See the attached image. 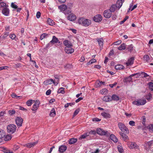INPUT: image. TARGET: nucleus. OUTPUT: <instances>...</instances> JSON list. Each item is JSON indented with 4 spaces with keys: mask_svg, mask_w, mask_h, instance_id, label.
Wrapping results in <instances>:
<instances>
[{
    "mask_svg": "<svg viewBox=\"0 0 153 153\" xmlns=\"http://www.w3.org/2000/svg\"><path fill=\"white\" fill-rule=\"evenodd\" d=\"M78 23L82 26L87 27L91 24V21L88 19L81 18L78 19Z\"/></svg>",
    "mask_w": 153,
    "mask_h": 153,
    "instance_id": "nucleus-1",
    "label": "nucleus"
},
{
    "mask_svg": "<svg viewBox=\"0 0 153 153\" xmlns=\"http://www.w3.org/2000/svg\"><path fill=\"white\" fill-rule=\"evenodd\" d=\"M58 8L61 12H63L65 15L68 14L71 12L70 8H68L67 5L64 4L59 6Z\"/></svg>",
    "mask_w": 153,
    "mask_h": 153,
    "instance_id": "nucleus-2",
    "label": "nucleus"
},
{
    "mask_svg": "<svg viewBox=\"0 0 153 153\" xmlns=\"http://www.w3.org/2000/svg\"><path fill=\"white\" fill-rule=\"evenodd\" d=\"M118 126L121 131L125 132L126 133H128V128L125 126L124 124L121 122H119L118 124Z\"/></svg>",
    "mask_w": 153,
    "mask_h": 153,
    "instance_id": "nucleus-3",
    "label": "nucleus"
},
{
    "mask_svg": "<svg viewBox=\"0 0 153 153\" xmlns=\"http://www.w3.org/2000/svg\"><path fill=\"white\" fill-rule=\"evenodd\" d=\"M16 128V127L15 125L11 124L7 126V129L9 133L13 134L15 131Z\"/></svg>",
    "mask_w": 153,
    "mask_h": 153,
    "instance_id": "nucleus-4",
    "label": "nucleus"
},
{
    "mask_svg": "<svg viewBox=\"0 0 153 153\" xmlns=\"http://www.w3.org/2000/svg\"><path fill=\"white\" fill-rule=\"evenodd\" d=\"M33 103L34 104L31 109L33 111V113H35L38 109L39 107L40 102L39 100H37L36 101L34 100L33 101Z\"/></svg>",
    "mask_w": 153,
    "mask_h": 153,
    "instance_id": "nucleus-5",
    "label": "nucleus"
},
{
    "mask_svg": "<svg viewBox=\"0 0 153 153\" xmlns=\"http://www.w3.org/2000/svg\"><path fill=\"white\" fill-rule=\"evenodd\" d=\"M146 102V100L145 99H140L137 101H134L132 103L135 105L137 106L143 105H144Z\"/></svg>",
    "mask_w": 153,
    "mask_h": 153,
    "instance_id": "nucleus-6",
    "label": "nucleus"
},
{
    "mask_svg": "<svg viewBox=\"0 0 153 153\" xmlns=\"http://www.w3.org/2000/svg\"><path fill=\"white\" fill-rule=\"evenodd\" d=\"M127 144L130 149H138L139 147V146L134 142H128L127 143Z\"/></svg>",
    "mask_w": 153,
    "mask_h": 153,
    "instance_id": "nucleus-7",
    "label": "nucleus"
},
{
    "mask_svg": "<svg viewBox=\"0 0 153 153\" xmlns=\"http://www.w3.org/2000/svg\"><path fill=\"white\" fill-rule=\"evenodd\" d=\"M108 133L109 135H110L109 137L111 140L115 143H116L117 142L118 139L117 137L114 134H111L110 132L106 131V135H108Z\"/></svg>",
    "mask_w": 153,
    "mask_h": 153,
    "instance_id": "nucleus-8",
    "label": "nucleus"
},
{
    "mask_svg": "<svg viewBox=\"0 0 153 153\" xmlns=\"http://www.w3.org/2000/svg\"><path fill=\"white\" fill-rule=\"evenodd\" d=\"M23 122V119L20 117H18L16 120V123L17 126L20 127L22 126Z\"/></svg>",
    "mask_w": 153,
    "mask_h": 153,
    "instance_id": "nucleus-9",
    "label": "nucleus"
},
{
    "mask_svg": "<svg viewBox=\"0 0 153 153\" xmlns=\"http://www.w3.org/2000/svg\"><path fill=\"white\" fill-rule=\"evenodd\" d=\"M72 47H65L64 50L65 52L68 54H71L73 53L74 50Z\"/></svg>",
    "mask_w": 153,
    "mask_h": 153,
    "instance_id": "nucleus-10",
    "label": "nucleus"
},
{
    "mask_svg": "<svg viewBox=\"0 0 153 153\" xmlns=\"http://www.w3.org/2000/svg\"><path fill=\"white\" fill-rule=\"evenodd\" d=\"M102 19V17L100 15H97L95 16L94 18V20L96 22H100Z\"/></svg>",
    "mask_w": 153,
    "mask_h": 153,
    "instance_id": "nucleus-11",
    "label": "nucleus"
},
{
    "mask_svg": "<svg viewBox=\"0 0 153 153\" xmlns=\"http://www.w3.org/2000/svg\"><path fill=\"white\" fill-rule=\"evenodd\" d=\"M10 10L7 7H5L2 10V13L4 16H8Z\"/></svg>",
    "mask_w": 153,
    "mask_h": 153,
    "instance_id": "nucleus-12",
    "label": "nucleus"
},
{
    "mask_svg": "<svg viewBox=\"0 0 153 153\" xmlns=\"http://www.w3.org/2000/svg\"><path fill=\"white\" fill-rule=\"evenodd\" d=\"M37 142L30 143L25 144L24 146L25 147H27L28 148H30L35 146L37 144Z\"/></svg>",
    "mask_w": 153,
    "mask_h": 153,
    "instance_id": "nucleus-13",
    "label": "nucleus"
},
{
    "mask_svg": "<svg viewBox=\"0 0 153 153\" xmlns=\"http://www.w3.org/2000/svg\"><path fill=\"white\" fill-rule=\"evenodd\" d=\"M68 19L70 21H74L75 20L76 17L75 15L73 13H71L67 17Z\"/></svg>",
    "mask_w": 153,
    "mask_h": 153,
    "instance_id": "nucleus-14",
    "label": "nucleus"
},
{
    "mask_svg": "<svg viewBox=\"0 0 153 153\" xmlns=\"http://www.w3.org/2000/svg\"><path fill=\"white\" fill-rule=\"evenodd\" d=\"M64 45L65 47H72L73 45L68 40H65L63 42Z\"/></svg>",
    "mask_w": 153,
    "mask_h": 153,
    "instance_id": "nucleus-15",
    "label": "nucleus"
},
{
    "mask_svg": "<svg viewBox=\"0 0 153 153\" xmlns=\"http://www.w3.org/2000/svg\"><path fill=\"white\" fill-rule=\"evenodd\" d=\"M124 0H118L117 1L116 5L117 8L119 9L122 6L123 3L124 2Z\"/></svg>",
    "mask_w": 153,
    "mask_h": 153,
    "instance_id": "nucleus-16",
    "label": "nucleus"
},
{
    "mask_svg": "<svg viewBox=\"0 0 153 153\" xmlns=\"http://www.w3.org/2000/svg\"><path fill=\"white\" fill-rule=\"evenodd\" d=\"M67 147L65 145H61L59 148V151L60 153H63L66 151Z\"/></svg>",
    "mask_w": 153,
    "mask_h": 153,
    "instance_id": "nucleus-17",
    "label": "nucleus"
},
{
    "mask_svg": "<svg viewBox=\"0 0 153 153\" xmlns=\"http://www.w3.org/2000/svg\"><path fill=\"white\" fill-rule=\"evenodd\" d=\"M43 83L46 85L51 84L52 83L54 84V80L52 79H49L45 81Z\"/></svg>",
    "mask_w": 153,
    "mask_h": 153,
    "instance_id": "nucleus-18",
    "label": "nucleus"
},
{
    "mask_svg": "<svg viewBox=\"0 0 153 153\" xmlns=\"http://www.w3.org/2000/svg\"><path fill=\"white\" fill-rule=\"evenodd\" d=\"M134 60V58L133 57H131L128 59L126 63L127 66H128L132 65L133 64Z\"/></svg>",
    "mask_w": 153,
    "mask_h": 153,
    "instance_id": "nucleus-19",
    "label": "nucleus"
},
{
    "mask_svg": "<svg viewBox=\"0 0 153 153\" xmlns=\"http://www.w3.org/2000/svg\"><path fill=\"white\" fill-rule=\"evenodd\" d=\"M59 40L55 36H53L52 37V40L50 41V42L52 44H54L58 42Z\"/></svg>",
    "mask_w": 153,
    "mask_h": 153,
    "instance_id": "nucleus-20",
    "label": "nucleus"
},
{
    "mask_svg": "<svg viewBox=\"0 0 153 153\" xmlns=\"http://www.w3.org/2000/svg\"><path fill=\"white\" fill-rule=\"evenodd\" d=\"M105 82H100V81L97 80L95 84V87H100L102 85H104Z\"/></svg>",
    "mask_w": 153,
    "mask_h": 153,
    "instance_id": "nucleus-21",
    "label": "nucleus"
},
{
    "mask_svg": "<svg viewBox=\"0 0 153 153\" xmlns=\"http://www.w3.org/2000/svg\"><path fill=\"white\" fill-rule=\"evenodd\" d=\"M97 133L100 135H105V132L101 128H98L97 130Z\"/></svg>",
    "mask_w": 153,
    "mask_h": 153,
    "instance_id": "nucleus-22",
    "label": "nucleus"
},
{
    "mask_svg": "<svg viewBox=\"0 0 153 153\" xmlns=\"http://www.w3.org/2000/svg\"><path fill=\"white\" fill-rule=\"evenodd\" d=\"M112 12L110 10H107L106 12V18H110L112 15Z\"/></svg>",
    "mask_w": 153,
    "mask_h": 153,
    "instance_id": "nucleus-23",
    "label": "nucleus"
},
{
    "mask_svg": "<svg viewBox=\"0 0 153 153\" xmlns=\"http://www.w3.org/2000/svg\"><path fill=\"white\" fill-rule=\"evenodd\" d=\"M115 68L116 70L119 71L123 69L124 67L122 65H118L115 66Z\"/></svg>",
    "mask_w": 153,
    "mask_h": 153,
    "instance_id": "nucleus-24",
    "label": "nucleus"
},
{
    "mask_svg": "<svg viewBox=\"0 0 153 153\" xmlns=\"http://www.w3.org/2000/svg\"><path fill=\"white\" fill-rule=\"evenodd\" d=\"M54 77L56 79L54 80V84L55 85H56L59 83V76L58 75H56L54 76Z\"/></svg>",
    "mask_w": 153,
    "mask_h": 153,
    "instance_id": "nucleus-25",
    "label": "nucleus"
},
{
    "mask_svg": "<svg viewBox=\"0 0 153 153\" xmlns=\"http://www.w3.org/2000/svg\"><path fill=\"white\" fill-rule=\"evenodd\" d=\"M97 41L100 48H102L103 45V39L102 38L99 39Z\"/></svg>",
    "mask_w": 153,
    "mask_h": 153,
    "instance_id": "nucleus-26",
    "label": "nucleus"
},
{
    "mask_svg": "<svg viewBox=\"0 0 153 153\" xmlns=\"http://www.w3.org/2000/svg\"><path fill=\"white\" fill-rule=\"evenodd\" d=\"M77 141V139L76 138H72L70 139L69 140V143L70 144H72L75 143Z\"/></svg>",
    "mask_w": 153,
    "mask_h": 153,
    "instance_id": "nucleus-27",
    "label": "nucleus"
},
{
    "mask_svg": "<svg viewBox=\"0 0 153 153\" xmlns=\"http://www.w3.org/2000/svg\"><path fill=\"white\" fill-rule=\"evenodd\" d=\"M56 115V111L54 108H53L51 110L50 113V115L51 117H54Z\"/></svg>",
    "mask_w": 153,
    "mask_h": 153,
    "instance_id": "nucleus-28",
    "label": "nucleus"
},
{
    "mask_svg": "<svg viewBox=\"0 0 153 153\" xmlns=\"http://www.w3.org/2000/svg\"><path fill=\"white\" fill-rule=\"evenodd\" d=\"M88 136H89V134L88 133H86L81 135L80 137L79 138V139H85L86 137Z\"/></svg>",
    "mask_w": 153,
    "mask_h": 153,
    "instance_id": "nucleus-29",
    "label": "nucleus"
},
{
    "mask_svg": "<svg viewBox=\"0 0 153 153\" xmlns=\"http://www.w3.org/2000/svg\"><path fill=\"white\" fill-rule=\"evenodd\" d=\"M126 45L124 43L121 44L120 46L118 48V49L120 50H124L126 49Z\"/></svg>",
    "mask_w": 153,
    "mask_h": 153,
    "instance_id": "nucleus-30",
    "label": "nucleus"
},
{
    "mask_svg": "<svg viewBox=\"0 0 153 153\" xmlns=\"http://www.w3.org/2000/svg\"><path fill=\"white\" fill-rule=\"evenodd\" d=\"M147 128L149 129V130L150 132H153V124H150L149 125L147 126Z\"/></svg>",
    "mask_w": 153,
    "mask_h": 153,
    "instance_id": "nucleus-31",
    "label": "nucleus"
},
{
    "mask_svg": "<svg viewBox=\"0 0 153 153\" xmlns=\"http://www.w3.org/2000/svg\"><path fill=\"white\" fill-rule=\"evenodd\" d=\"M48 36V34L45 33H43L41 34L40 39V40H42L45 38H46Z\"/></svg>",
    "mask_w": 153,
    "mask_h": 153,
    "instance_id": "nucleus-32",
    "label": "nucleus"
},
{
    "mask_svg": "<svg viewBox=\"0 0 153 153\" xmlns=\"http://www.w3.org/2000/svg\"><path fill=\"white\" fill-rule=\"evenodd\" d=\"M148 85L149 86V89L151 91H153V83L152 82H150L148 83Z\"/></svg>",
    "mask_w": 153,
    "mask_h": 153,
    "instance_id": "nucleus-33",
    "label": "nucleus"
},
{
    "mask_svg": "<svg viewBox=\"0 0 153 153\" xmlns=\"http://www.w3.org/2000/svg\"><path fill=\"white\" fill-rule=\"evenodd\" d=\"M5 135V133L4 131L0 129V138H2L4 137Z\"/></svg>",
    "mask_w": 153,
    "mask_h": 153,
    "instance_id": "nucleus-34",
    "label": "nucleus"
},
{
    "mask_svg": "<svg viewBox=\"0 0 153 153\" xmlns=\"http://www.w3.org/2000/svg\"><path fill=\"white\" fill-rule=\"evenodd\" d=\"M117 8V6L116 4H112L110 7L109 10H110L112 12H113Z\"/></svg>",
    "mask_w": 153,
    "mask_h": 153,
    "instance_id": "nucleus-35",
    "label": "nucleus"
},
{
    "mask_svg": "<svg viewBox=\"0 0 153 153\" xmlns=\"http://www.w3.org/2000/svg\"><path fill=\"white\" fill-rule=\"evenodd\" d=\"M111 98L114 100L117 101L119 100V97L116 95H112L111 97Z\"/></svg>",
    "mask_w": 153,
    "mask_h": 153,
    "instance_id": "nucleus-36",
    "label": "nucleus"
},
{
    "mask_svg": "<svg viewBox=\"0 0 153 153\" xmlns=\"http://www.w3.org/2000/svg\"><path fill=\"white\" fill-rule=\"evenodd\" d=\"M143 59L144 61H145L147 62H149L150 60H149V57L147 55H144L143 57Z\"/></svg>",
    "mask_w": 153,
    "mask_h": 153,
    "instance_id": "nucleus-37",
    "label": "nucleus"
},
{
    "mask_svg": "<svg viewBox=\"0 0 153 153\" xmlns=\"http://www.w3.org/2000/svg\"><path fill=\"white\" fill-rule=\"evenodd\" d=\"M48 22L49 24L51 25H54V22L50 18H49L48 20Z\"/></svg>",
    "mask_w": 153,
    "mask_h": 153,
    "instance_id": "nucleus-38",
    "label": "nucleus"
},
{
    "mask_svg": "<svg viewBox=\"0 0 153 153\" xmlns=\"http://www.w3.org/2000/svg\"><path fill=\"white\" fill-rule=\"evenodd\" d=\"M117 149L119 152L120 153H123V150L122 147L120 145L118 146L117 147Z\"/></svg>",
    "mask_w": 153,
    "mask_h": 153,
    "instance_id": "nucleus-39",
    "label": "nucleus"
},
{
    "mask_svg": "<svg viewBox=\"0 0 153 153\" xmlns=\"http://www.w3.org/2000/svg\"><path fill=\"white\" fill-rule=\"evenodd\" d=\"M11 137L10 135H7L4 137V140L5 141H8L11 139Z\"/></svg>",
    "mask_w": 153,
    "mask_h": 153,
    "instance_id": "nucleus-40",
    "label": "nucleus"
},
{
    "mask_svg": "<svg viewBox=\"0 0 153 153\" xmlns=\"http://www.w3.org/2000/svg\"><path fill=\"white\" fill-rule=\"evenodd\" d=\"M34 101L31 100H28L26 102L27 105L28 106H30L33 102Z\"/></svg>",
    "mask_w": 153,
    "mask_h": 153,
    "instance_id": "nucleus-41",
    "label": "nucleus"
},
{
    "mask_svg": "<svg viewBox=\"0 0 153 153\" xmlns=\"http://www.w3.org/2000/svg\"><path fill=\"white\" fill-rule=\"evenodd\" d=\"M64 88L62 87H61L59 88L58 91V93H62L63 94L65 93V91H64Z\"/></svg>",
    "mask_w": 153,
    "mask_h": 153,
    "instance_id": "nucleus-42",
    "label": "nucleus"
},
{
    "mask_svg": "<svg viewBox=\"0 0 153 153\" xmlns=\"http://www.w3.org/2000/svg\"><path fill=\"white\" fill-rule=\"evenodd\" d=\"M9 37L12 39L16 40L15 39L16 37V35L15 34L13 33L10 34L9 35Z\"/></svg>",
    "mask_w": 153,
    "mask_h": 153,
    "instance_id": "nucleus-43",
    "label": "nucleus"
},
{
    "mask_svg": "<svg viewBox=\"0 0 153 153\" xmlns=\"http://www.w3.org/2000/svg\"><path fill=\"white\" fill-rule=\"evenodd\" d=\"M133 45L131 44L128 45V47L127 48V49H128V51L131 52L133 50Z\"/></svg>",
    "mask_w": 153,
    "mask_h": 153,
    "instance_id": "nucleus-44",
    "label": "nucleus"
},
{
    "mask_svg": "<svg viewBox=\"0 0 153 153\" xmlns=\"http://www.w3.org/2000/svg\"><path fill=\"white\" fill-rule=\"evenodd\" d=\"M9 34V33L8 32L5 33L2 36V38L5 39V38L7 37Z\"/></svg>",
    "mask_w": 153,
    "mask_h": 153,
    "instance_id": "nucleus-45",
    "label": "nucleus"
},
{
    "mask_svg": "<svg viewBox=\"0 0 153 153\" xmlns=\"http://www.w3.org/2000/svg\"><path fill=\"white\" fill-rule=\"evenodd\" d=\"M6 3L3 2H2L0 3V7H6Z\"/></svg>",
    "mask_w": 153,
    "mask_h": 153,
    "instance_id": "nucleus-46",
    "label": "nucleus"
},
{
    "mask_svg": "<svg viewBox=\"0 0 153 153\" xmlns=\"http://www.w3.org/2000/svg\"><path fill=\"white\" fill-rule=\"evenodd\" d=\"M152 97V95L151 93H149L146 96V98L147 100L150 99Z\"/></svg>",
    "mask_w": 153,
    "mask_h": 153,
    "instance_id": "nucleus-47",
    "label": "nucleus"
},
{
    "mask_svg": "<svg viewBox=\"0 0 153 153\" xmlns=\"http://www.w3.org/2000/svg\"><path fill=\"white\" fill-rule=\"evenodd\" d=\"M79 109H77L75 111L74 114L73 116L74 117L76 115L79 113Z\"/></svg>",
    "mask_w": 153,
    "mask_h": 153,
    "instance_id": "nucleus-48",
    "label": "nucleus"
},
{
    "mask_svg": "<svg viewBox=\"0 0 153 153\" xmlns=\"http://www.w3.org/2000/svg\"><path fill=\"white\" fill-rule=\"evenodd\" d=\"M140 74H142L144 75V77H146L149 76V75H148L147 73H145L144 72H142L141 73H140Z\"/></svg>",
    "mask_w": 153,
    "mask_h": 153,
    "instance_id": "nucleus-49",
    "label": "nucleus"
},
{
    "mask_svg": "<svg viewBox=\"0 0 153 153\" xmlns=\"http://www.w3.org/2000/svg\"><path fill=\"white\" fill-rule=\"evenodd\" d=\"M122 138L124 140L126 141L128 139V136L125 135V134L122 137Z\"/></svg>",
    "mask_w": 153,
    "mask_h": 153,
    "instance_id": "nucleus-50",
    "label": "nucleus"
},
{
    "mask_svg": "<svg viewBox=\"0 0 153 153\" xmlns=\"http://www.w3.org/2000/svg\"><path fill=\"white\" fill-rule=\"evenodd\" d=\"M128 16H126L125 18L123 19V20L121 21L120 22V24H123V23H124L125 21H126L127 19H128Z\"/></svg>",
    "mask_w": 153,
    "mask_h": 153,
    "instance_id": "nucleus-51",
    "label": "nucleus"
},
{
    "mask_svg": "<svg viewBox=\"0 0 153 153\" xmlns=\"http://www.w3.org/2000/svg\"><path fill=\"white\" fill-rule=\"evenodd\" d=\"M11 7L14 8L16 9L17 8V6L16 4H15L13 3H12L11 4Z\"/></svg>",
    "mask_w": 153,
    "mask_h": 153,
    "instance_id": "nucleus-52",
    "label": "nucleus"
},
{
    "mask_svg": "<svg viewBox=\"0 0 153 153\" xmlns=\"http://www.w3.org/2000/svg\"><path fill=\"white\" fill-rule=\"evenodd\" d=\"M101 120V119L97 118H93L92 121L95 122H99Z\"/></svg>",
    "mask_w": 153,
    "mask_h": 153,
    "instance_id": "nucleus-53",
    "label": "nucleus"
},
{
    "mask_svg": "<svg viewBox=\"0 0 153 153\" xmlns=\"http://www.w3.org/2000/svg\"><path fill=\"white\" fill-rule=\"evenodd\" d=\"M136 75H138V76H139L140 75V73H137L134 74H132L129 76V78H130L131 79V76H134Z\"/></svg>",
    "mask_w": 153,
    "mask_h": 153,
    "instance_id": "nucleus-54",
    "label": "nucleus"
},
{
    "mask_svg": "<svg viewBox=\"0 0 153 153\" xmlns=\"http://www.w3.org/2000/svg\"><path fill=\"white\" fill-rule=\"evenodd\" d=\"M117 84V82H115L113 84H109V85L111 88H113Z\"/></svg>",
    "mask_w": 153,
    "mask_h": 153,
    "instance_id": "nucleus-55",
    "label": "nucleus"
},
{
    "mask_svg": "<svg viewBox=\"0 0 153 153\" xmlns=\"http://www.w3.org/2000/svg\"><path fill=\"white\" fill-rule=\"evenodd\" d=\"M135 122L133 121H130L129 123V125L132 126H135Z\"/></svg>",
    "mask_w": 153,
    "mask_h": 153,
    "instance_id": "nucleus-56",
    "label": "nucleus"
},
{
    "mask_svg": "<svg viewBox=\"0 0 153 153\" xmlns=\"http://www.w3.org/2000/svg\"><path fill=\"white\" fill-rule=\"evenodd\" d=\"M121 42V40H118L113 43L114 45H119L120 44Z\"/></svg>",
    "mask_w": 153,
    "mask_h": 153,
    "instance_id": "nucleus-57",
    "label": "nucleus"
},
{
    "mask_svg": "<svg viewBox=\"0 0 153 153\" xmlns=\"http://www.w3.org/2000/svg\"><path fill=\"white\" fill-rule=\"evenodd\" d=\"M153 143V140H151L147 142V145L149 147H150L152 144Z\"/></svg>",
    "mask_w": 153,
    "mask_h": 153,
    "instance_id": "nucleus-58",
    "label": "nucleus"
},
{
    "mask_svg": "<svg viewBox=\"0 0 153 153\" xmlns=\"http://www.w3.org/2000/svg\"><path fill=\"white\" fill-rule=\"evenodd\" d=\"M88 133L89 134V135L90 134L95 135L96 133V131L94 130L91 131Z\"/></svg>",
    "mask_w": 153,
    "mask_h": 153,
    "instance_id": "nucleus-59",
    "label": "nucleus"
},
{
    "mask_svg": "<svg viewBox=\"0 0 153 153\" xmlns=\"http://www.w3.org/2000/svg\"><path fill=\"white\" fill-rule=\"evenodd\" d=\"M41 16V13H40L38 11L37 12L36 14V17L37 19H39L40 18Z\"/></svg>",
    "mask_w": 153,
    "mask_h": 153,
    "instance_id": "nucleus-60",
    "label": "nucleus"
},
{
    "mask_svg": "<svg viewBox=\"0 0 153 153\" xmlns=\"http://www.w3.org/2000/svg\"><path fill=\"white\" fill-rule=\"evenodd\" d=\"M19 109L25 111H27V110L25 108H24L22 106H19Z\"/></svg>",
    "mask_w": 153,
    "mask_h": 153,
    "instance_id": "nucleus-61",
    "label": "nucleus"
},
{
    "mask_svg": "<svg viewBox=\"0 0 153 153\" xmlns=\"http://www.w3.org/2000/svg\"><path fill=\"white\" fill-rule=\"evenodd\" d=\"M9 114L10 115H12L15 113V111L14 110H12L11 111L10 110L9 111Z\"/></svg>",
    "mask_w": 153,
    "mask_h": 153,
    "instance_id": "nucleus-62",
    "label": "nucleus"
},
{
    "mask_svg": "<svg viewBox=\"0 0 153 153\" xmlns=\"http://www.w3.org/2000/svg\"><path fill=\"white\" fill-rule=\"evenodd\" d=\"M51 91L50 89L46 91V94L47 95H49L51 94Z\"/></svg>",
    "mask_w": 153,
    "mask_h": 153,
    "instance_id": "nucleus-63",
    "label": "nucleus"
},
{
    "mask_svg": "<svg viewBox=\"0 0 153 153\" xmlns=\"http://www.w3.org/2000/svg\"><path fill=\"white\" fill-rule=\"evenodd\" d=\"M4 153H13V152L12 151L9 150H7L4 151Z\"/></svg>",
    "mask_w": 153,
    "mask_h": 153,
    "instance_id": "nucleus-64",
    "label": "nucleus"
}]
</instances>
